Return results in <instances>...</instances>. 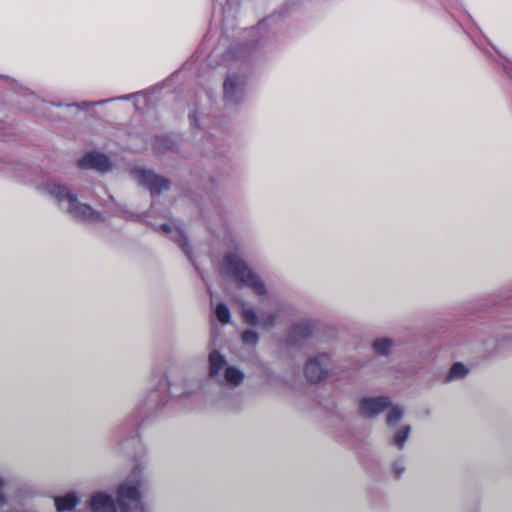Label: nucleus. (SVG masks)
Masks as SVG:
<instances>
[{
    "mask_svg": "<svg viewBox=\"0 0 512 512\" xmlns=\"http://www.w3.org/2000/svg\"><path fill=\"white\" fill-rule=\"evenodd\" d=\"M189 119L193 128L200 126L201 119L199 118V111L197 109L189 112Z\"/></svg>",
    "mask_w": 512,
    "mask_h": 512,
    "instance_id": "nucleus-29",
    "label": "nucleus"
},
{
    "mask_svg": "<svg viewBox=\"0 0 512 512\" xmlns=\"http://www.w3.org/2000/svg\"><path fill=\"white\" fill-rule=\"evenodd\" d=\"M394 342L390 338H378L373 342V351L380 356H387L392 348Z\"/></svg>",
    "mask_w": 512,
    "mask_h": 512,
    "instance_id": "nucleus-19",
    "label": "nucleus"
},
{
    "mask_svg": "<svg viewBox=\"0 0 512 512\" xmlns=\"http://www.w3.org/2000/svg\"><path fill=\"white\" fill-rule=\"evenodd\" d=\"M114 211H115V214L116 215H119L121 216L122 218L126 219V220H134L136 218H138V215L132 213V212H129L125 209V207L123 205H120V204H117L115 207H114Z\"/></svg>",
    "mask_w": 512,
    "mask_h": 512,
    "instance_id": "nucleus-26",
    "label": "nucleus"
},
{
    "mask_svg": "<svg viewBox=\"0 0 512 512\" xmlns=\"http://www.w3.org/2000/svg\"><path fill=\"white\" fill-rule=\"evenodd\" d=\"M405 462L403 459H397L392 464V473L395 478H400L402 474L405 472Z\"/></svg>",
    "mask_w": 512,
    "mask_h": 512,
    "instance_id": "nucleus-27",
    "label": "nucleus"
},
{
    "mask_svg": "<svg viewBox=\"0 0 512 512\" xmlns=\"http://www.w3.org/2000/svg\"><path fill=\"white\" fill-rule=\"evenodd\" d=\"M78 503V498L74 493H68L63 497L55 498V506L57 511H71L73 510Z\"/></svg>",
    "mask_w": 512,
    "mask_h": 512,
    "instance_id": "nucleus-18",
    "label": "nucleus"
},
{
    "mask_svg": "<svg viewBox=\"0 0 512 512\" xmlns=\"http://www.w3.org/2000/svg\"><path fill=\"white\" fill-rule=\"evenodd\" d=\"M411 433L410 425H401L398 427L388 440L391 446L396 447L398 450H402L405 447L406 441Z\"/></svg>",
    "mask_w": 512,
    "mask_h": 512,
    "instance_id": "nucleus-14",
    "label": "nucleus"
},
{
    "mask_svg": "<svg viewBox=\"0 0 512 512\" xmlns=\"http://www.w3.org/2000/svg\"><path fill=\"white\" fill-rule=\"evenodd\" d=\"M215 315L219 322L227 324L230 322L231 314L228 306L224 303H218L215 308Z\"/></svg>",
    "mask_w": 512,
    "mask_h": 512,
    "instance_id": "nucleus-24",
    "label": "nucleus"
},
{
    "mask_svg": "<svg viewBox=\"0 0 512 512\" xmlns=\"http://www.w3.org/2000/svg\"><path fill=\"white\" fill-rule=\"evenodd\" d=\"M330 358L327 354L311 358L305 368L307 379L312 383H319L327 377Z\"/></svg>",
    "mask_w": 512,
    "mask_h": 512,
    "instance_id": "nucleus-9",
    "label": "nucleus"
},
{
    "mask_svg": "<svg viewBox=\"0 0 512 512\" xmlns=\"http://www.w3.org/2000/svg\"><path fill=\"white\" fill-rule=\"evenodd\" d=\"M38 189L51 198L74 219L86 223H102L106 221L105 216L96 211L90 205L81 203L78 196L66 185L54 180L43 181Z\"/></svg>",
    "mask_w": 512,
    "mask_h": 512,
    "instance_id": "nucleus-2",
    "label": "nucleus"
},
{
    "mask_svg": "<svg viewBox=\"0 0 512 512\" xmlns=\"http://www.w3.org/2000/svg\"><path fill=\"white\" fill-rule=\"evenodd\" d=\"M280 15H271L248 31V39L245 43L234 45L228 54L240 61H247L261 54L271 47L274 37L280 29Z\"/></svg>",
    "mask_w": 512,
    "mask_h": 512,
    "instance_id": "nucleus-3",
    "label": "nucleus"
},
{
    "mask_svg": "<svg viewBox=\"0 0 512 512\" xmlns=\"http://www.w3.org/2000/svg\"><path fill=\"white\" fill-rule=\"evenodd\" d=\"M201 152L206 155H216L217 153L211 148V146L200 148Z\"/></svg>",
    "mask_w": 512,
    "mask_h": 512,
    "instance_id": "nucleus-32",
    "label": "nucleus"
},
{
    "mask_svg": "<svg viewBox=\"0 0 512 512\" xmlns=\"http://www.w3.org/2000/svg\"><path fill=\"white\" fill-rule=\"evenodd\" d=\"M46 103L41 100L36 94L34 93H29L27 94L25 97H24V103L23 105H25V108L26 109H29V110H34V109H38V108H41L45 105Z\"/></svg>",
    "mask_w": 512,
    "mask_h": 512,
    "instance_id": "nucleus-23",
    "label": "nucleus"
},
{
    "mask_svg": "<svg viewBox=\"0 0 512 512\" xmlns=\"http://www.w3.org/2000/svg\"><path fill=\"white\" fill-rule=\"evenodd\" d=\"M241 340L245 345L254 347L259 342V334L254 330H245L241 335Z\"/></svg>",
    "mask_w": 512,
    "mask_h": 512,
    "instance_id": "nucleus-25",
    "label": "nucleus"
},
{
    "mask_svg": "<svg viewBox=\"0 0 512 512\" xmlns=\"http://www.w3.org/2000/svg\"><path fill=\"white\" fill-rule=\"evenodd\" d=\"M183 387V390H188L189 389V385L187 386H182Z\"/></svg>",
    "mask_w": 512,
    "mask_h": 512,
    "instance_id": "nucleus-33",
    "label": "nucleus"
},
{
    "mask_svg": "<svg viewBox=\"0 0 512 512\" xmlns=\"http://www.w3.org/2000/svg\"><path fill=\"white\" fill-rule=\"evenodd\" d=\"M209 378L220 385L231 388L240 386L244 379V372L236 366L229 365L226 357L217 350H212L208 356Z\"/></svg>",
    "mask_w": 512,
    "mask_h": 512,
    "instance_id": "nucleus-6",
    "label": "nucleus"
},
{
    "mask_svg": "<svg viewBox=\"0 0 512 512\" xmlns=\"http://www.w3.org/2000/svg\"><path fill=\"white\" fill-rule=\"evenodd\" d=\"M159 231L165 235H168L173 241L177 242L181 246L184 253L190 257L191 249L187 237L179 227H173L170 224H162L159 227Z\"/></svg>",
    "mask_w": 512,
    "mask_h": 512,
    "instance_id": "nucleus-13",
    "label": "nucleus"
},
{
    "mask_svg": "<svg viewBox=\"0 0 512 512\" xmlns=\"http://www.w3.org/2000/svg\"><path fill=\"white\" fill-rule=\"evenodd\" d=\"M140 94L141 93L138 92V93L127 94V95H124V96L115 97V98H111V99H106V100H103V101L96 102V103H94V105L104 104V103H108V102L116 101V100H131L133 98H137L138 96H140Z\"/></svg>",
    "mask_w": 512,
    "mask_h": 512,
    "instance_id": "nucleus-28",
    "label": "nucleus"
},
{
    "mask_svg": "<svg viewBox=\"0 0 512 512\" xmlns=\"http://www.w3.org/2000/svg\"><path fill=\"white\" fill-rule=\"evenodd\" d=\"M314 325L311 320L303 319L293 324L288 335V342L296 344L312 335Z\"/></svg>",
    "mask_w": 512,
    "mask_h": 512,
    "instance_id": "nucleus-12",
    "label": "nucleus"
},
{
    "mask_svg": "<svg viewBox=\"0 0 512 512\" xmlns=\"http://www.w3.org/2000/svg\"><path fill=\"white\" fill-rule=\"evenodd\" d=\"M142 468L136 464L128 478L119 486L117 498L103 492L92 495L89 506L93 512H146L140 498Z\"/></svg>",
    "mask_w": 512,
    "mask_h": 512,
    "instance_id": "nucleus-1",
    "label": "nucleus"
},
{
    "mask_svg": "<svg viewBox=\"0 0 512 512\" xmlns=\"http://www.w3.org/2000/svg\"><path fill=\"white\" fill-rule=\"evenodd\" d=\"M138 183L147 188L152 196L159 195L162 191L168 190L170 182L168 179L142 168L133 171Z\"/></svg>",
    "mask_w": 512,
    "mask_h": 512,
    "instance_id": "nucleus-8",
    "label": "nucleus"
},
{
    "mask_svg": "<svg viewBox=\"0 0 512 512\" xmlns=\"http://www.w3.org/2000/svg\"><path fill=\"white\" fill-rule=\"evenodd\" d=\"M391 406L387 396L365 397L359 403V410L366 418H374Z\"/></svg>",
    "mask_w": 512,
    "mask_h": 512,
    "instance_id": "nucleus-10",
    "label": "nucleus"
},
{
    "mask_svg": "<svg viewBox=\"0 0 512 512\" xmlns=\"http://www.w3.org/2000/svg\"><path fill=\"white\" fill-rule=\"evenodd\" d=\"M386 416V423L389 427L395 426L404 415V410L400 406H390Z\"/></svg>",
    "mask_w": 512,
    "mask_h": 512,
    "instance_id": "nucleus-21",
    "label": "nucleus"
},
{
    "mask_svg": "<svg viewBox=\"0 0 512 512\" xmlns=\"http://www.w3.org/2000/svg\"><path fill=\"white\" fill-rule=\"evenodd\" d=\"M217 3L223 14V21L233 19L238 10L240 0H214Z\"/></svg>",
    "mask_w": 512,
    "mask_h": 512,
    "instance_id": "nucleus-17",
    "label": "nucleus"
},
{
    "mask_svg": "<svg viewBox=\"0 0 512 512\" xmlns=\"http://www.w3.org/2000/svg\"><path fill=\"white\" fill-rule=\"evenodd\" d=\"M247 75L229 71L223 83V99L228 105H239L246 97Z\"/></svg>",
    "mask_w": 512,
    "mask_h": 512,
    "instance_id": "nucleus-7",
    "label": "nucleus"
},
{
    "mask_svg": "<svg viewBox=\"0 0 512 512\" xmlns=\"http://www.w3.org/2000/svg\"><path fill=\"white\" fill-rule=\"evenodd\" d=\"M469 374V368L461 362L454 363L443 378V383L464 379Z\"/></svg>",
    "mask_w": 512,
    "mask_h": 512,
    "instance_id": "nucleus-15",
    "label": "nucleus"
},
{
    "mask_svg": "<svg viewBox=\"0 0 512 512\" xmlns=\"http://www.w3.org/2000/svg\"><path fill=\"white\" fill-rule=\"evenodd\" d=\"M243 321L249 325L255 326L260 325V316L251 307H243L241 311Z\"/></svg>",
    "mask_w": 512,
    "mask_h": 512,
    "instance_id": "nucleus-22",
    "label": "nucleus"
},
{
    "mask_svg": "<svg viewBox=\"0 0 512 512\" xmlns=\"http://www.w3.org/2000/svg\"><path fill=\"white\" fill-rule=\"evenodd\" d=\"M221 274L230 277L236 283L247 287L258 297L267 295V288L262 278L237 254L228 253L224 256Z\"/></svg>",
    "mask_w": 512,
    "mask_h": 512,
    "instance_id": "nucleus-5",
    "label": "nucleus"
},
{
    "mask_svg": "<svg viewBox=\"0 0 512 512\" xmlns=\"http://www.w3.org/2000/svg\"><path fill=\"white\" fill-rule=\"evenodd\" d=\"M501 64L507 75L512 79V62L506 58H503Z\"/></svg>",
    "mask_w": 512,
    "mask_h": 512,
    "instance_id": "nucleus-30",
    "label": "nucleus"
},
{
    "mask_svg": "<svg viewBox=\"0 0 512 512\" xmlns=\"http://www.w3.org/2000/svg\"><path fill=\"white\" fill-rule=\"evenodd\" d=\"M198 386L197 381L185 376H179L173 380L164 377L160 381L159 387L149 392L142 405L148 410L157 409L166 405L171 399L191 396Z\"/></svg>",
    "mask_w": 512,
    "mask_h": 512,
    "instance_id": "nucleus-4",
    "label": "nucleus"
},
{
    "mask_svg": "<svg viewBox=\"0 0 512 512\" xmlns=\"http://www.w3.org/2000/svg\"><path fill=\"white\" fill-rule=\"evenodd\" d=\"M284 311L283 307L274 310L263 311L260 314V326L265 330L275 327L280 314Z\"/></svg>",
    "mask_w": 512,
    "mask_h": 512,
    "instance_id": "nucleus-16",
    "label": "nucleus"
},
{
    "mask_svg": "<svg viewBox=\"0 0 512 512\" xmlns=\"http://www.w3.org/2000/svg\"><path fill=\"white\" fill-rule=\"evenodd\" d=\"M4 487H5V481L2 477H0V507L4 506L6 504V497L3 492Z\"/></svg>",
    "mask_w": 512,
    "mask_h": 512,
    "instance_id": "nucleus-31",
    "label": "nucleus"
},
{
    "mask_svg": "<svg viewBox=\"0 0 512 512\" xmlns=\"http://www.w3.org/2000/svg\"><path fill=\"white\" fill-rule=\"evenodd\" d=\"M78 166L82 169H94L99 172H107L111 169L112 164L105 154L91 152L78 160Z\"/></svg>",
    "mask_w": 512,
    "mask_h": 512,
    "instance_id": "nucleus-11",
    "label": "nucleus"
},
{
    "mask_svg": "<svg viewBox=\"0 0 512 512\" xmlns=\"http://www.w3.org/2000/svg\"><path fill=\"white\" fill-rule=\"evenodd\" d=\"M175 143L169 136H159L155 138L154 141V149L157 152H165L169 150H174Z\"/></svg>",
    "mask_w": 512,
    "mask_h": 512,
    "instance_id": "nucleus-20",
    "label": "nucleus"
}]
</instances>
